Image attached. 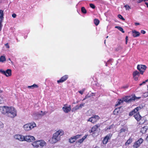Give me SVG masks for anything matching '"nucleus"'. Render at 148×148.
Segmentation results:
<instances>
[{
    "mask_svg": "<svg viewBox=\"0 0 148 148\" xmlns=\"http://www.w3.org/2000/svg\"><path fill=\"white\" fill-rule=\"evenodd\" d=\"M64 133V131L60 130L53 134L52 138L49 140L50 143H56L59 141L61 139V136Z\"/></svg>",
    "mask_w": 148,
    "mask_h": 148,
    "instance_id": "nucleus-1",
    "label": "nucleus"
},
{
    "mask_svg": "<svg viewBox=\"0 0 148 148\" xmlns=\"http://www.w3.org/2000/svg\"><path fill=\"white\" fill-rule=\"evenodd\" d=\"M32 145L34 148H42L46 145V143L44 140H41L34 141Z\"/></svg>",
    "mask_w": 148,
    "mask_h": 148,
    "instance_id": "nucleus-2",
    "label": "nucleus"
},
{
    "mask_svg": "<svg viewBox=\"0 0 148 148\" xmlns=\"http://www.w3.org/2000/svg\"><path fill=\"white\" fill-rule=\"evenodd\" d=\"M36 124L35 123L32 122L25 124L23 125V128L25 131H29L34 127H36Z\"/></svg>",
    "mask_w": 148,
    "mask_h": 148,
    "instance_id": "nucleus-3",
    "label": "nucleus"
},
{
    "mask_svg": "<svg viewBox=\"0 0 148 148\" xmlns=\"http://www.w3.org/2000/svg\"><path fill=\"white\" fill-rule=\"evenodd\" d=\"M17 112L15 109L12 107H10L7 115L11 118H14L16 116Z\"/></svg>",
    "mask_w": 148,
    "mask_h": 148,
    "instance_id": "nucleus-4",
    "label": "nucleus"
},
{
    "mask_svg": "<svg viewBox=\"0 0 148 148\" xmlns=\"http://www.w3.org/2000/svg\"><path fill=\"white\" fill-rule=\"evenodd\" d=\"M140 97H137L135 95L132 96H127L123 98V101L130 102L135 101L136 100L140 99Z\"/></svg>",
    "mask_w": 148,
    "mask_h": 148,
    "instance_id": "nucleus-5",
    "label": "nucleus"
},
{
    "mask_svg": "<svg viewBox=\"0 0 148 148\" xmlns=\"http://www.w3.org/2000/svg\"><path fill=\"white\" fill-rule=\"evenodd\" d=\"M100 126L99 124H97L93 126L90 131V134L93 136L96 135L98 128Z\"/></svg>",
    "mask_w": 148,
    "mask_h": 148,
    "instance_id": "nucleus-6",
    "label": "nucleus"
},
{
    "mask_svg": "<svg viewBox=\"0 0 148 148\" xmlns=\"http://www.w3.org/2000/svg\"><path fill=\"white\" fill-rule=\"evenodd\" d=\"M35 140L34 136L30 135L24 136V141H26L29 143L33 142Z\"/></svg>",
    "mask_w": 148,
    "mask_h": 148,
    "instance_id": "nucleus-7",
    "label": "nucleus"
},
{
    "mask_svg": "<svg viewBox=\"0 0 148 148\" xmlns=\"http://www.w3.org/2000/svg\"><path fill=\"white\" fill-rule=\"evenodd\" d=\"M100 117L98 115H94L87 120L88 122H90L92 123H95L100 119Z\"/></svg>",
    "mask_w": 148,
    "mask_h": 148,
    "instance_id": "nucleus-8",
    "label": "nucleus"
},
{
    "mask_svg": "<svg viewBox=\"0 0 148 148\" xmlns=\"http://www.w3.org/2000/svg\"><path fill=\"white\" fill-rule=\"evenodd\" d=\"M0 72L7 77L10 76L11 75V70L10 69H8L5 71L0 69Z\"/></svg>",
    "mask_w": 148,
    "mask_h": 148,
    "instance_id": "nucleus-9",
    "label": "nucleus"
},
{
    "mask_svg": "<svg viewBox=\"0 0 148 148\" xmlns=\"http://www.w3.org/2000/svg\"><path fill=\"white\" fill-rule=\"evenodd\" d=\"M14 139L20 141H24V136L21 134H16L14 135Z\"/></svg>",
    "mask_w": 148,
    "mask_h": 148,
    "instance_id": "nucleus-10",
    "label": "nucleus"
},
{
    "mask_svg": "<svg viewBox=\"0 0 148 148\" xmlns=\"http://www.w3.org/2000/svg\"><path fill=\"white\" fill-rule=\"evenodd\" d=\"M63 111L65 113H68L70 112L71 110V106L68 105L67 104L64 105L62 108Z\"/></svg>",
    "mask_w": 148,
    "mask_h": 148,
    "instance_id": "nucleus-11",
    "label": "nucleus"
},
{
    "mask_svg": "<svg viewBox=\"0 0 148 148\" xmlns=\"http://www.w3.org/2000/svg\"><path fill=\"white\" fill-rule=\"evenodd\" d=\"M147 67L144 65H138L137 66V69L139 71L140 73L143 74L146 69Z\"/></svg>",
    "mask_w": 148,
    "mask_h": 148,
    "instance_id": "nucleus-12",
    "label": "nucleus"
},
{
    "mask_svg": "<svg viewBox=\"0 0 148 148\" xmlns=\"http://www.w3.org/2000/svg\"><path fill=\"white\" fill-rule=\"evenodd\" d=\"M9 107L5 106L0 107V111L3 114H7Z\"/></svg>",
    "mask_w": 148,
    "mask_h": 148,
    "instance_id": "nucleus-13",
    "label": "nucleus"
},
{
    "mask_svg": "<svg viewBox=\"0 0 148 148\" xmlns=\"http://www.w3.org/2000/svg\"><path fill=\"white\" fill-rule=\"evenodd\" d=\"M143 140L141 138H140L138 141L135 142L133 145L134 148H137L140 144L143 142Z\"/></svg>",
    "mask_w": 148,
    "mask_h": 148,
    "instance_id": "nucleus-14",
    "label": "nucleus"
},
{
    "mask_svg": "<svg viewBox=\"0 0 148 148\" xmlns=\"http://www.w3.org/2000/svg\"><path fill=\"white\" fill-rule=\"evenodd\" d=\"M68 77L69 76L68 75H65L61 77L60 80H57V82L58 83H62L66 80Z\"/></svg>",
    "mask_w": 148,
    "mask_h": 148,
    "instance_id": "nucleus-15",
    "label": "nucleus"
},
{
    "mask_svg": "<svg viewBox=\"0 0 148 148\" xmlns=\"http://www.w3.org/2000/svg\"><path fill=\"white\" fill-rule=\"evenodd\" d=\"M135 118L137 121H139L141 118V116L140 115L139 112L136 113L134 116Z\"/></svg>",
    "mask_w": 148,
    "mask_h": 148,
    "instance_id": "nucleus-16",
    "label": "nucleus"
},
{
    "mask_svg": "<svg viewBox=\"0 0 148 148\" xmlns=\"http://www.w3.org/2000/svg\"><path fill=\"white\" fill-rule=\"evenodd\" d=\"M132 33L133 36L135 37L139 36L140 34V33L139 32H137L135 30H133L132 31Z\"/></svg>",
    "mask_w": 148,
    "mask_h": 148,
    "instance_id": "nucleus-17",
    "label": "nucleus"
},
{
    "mask_svg": "<svg viewBox=\"0 0 148 148\" xmlns=\"http://www.w3.org/2000/svg\"><path fill=\"white\" fill-rule=\"evenodd\" d=\"M147 129L148 127L147 126H145L141 128L140 132L143 134H145L146 132Z\"/></svg>",
    "mask_w": 148,
    "mask_h": 148,
    "instance_id": "nucleus-18",
    "label": "nucleus"
},
{
    "mask_svg": "<svg viewBox=\"0 0 148 148\" xmlns=\"http://www.w3.org/2000/svg\"><path fill=\"white\" fill-rule=\"evenodd\" d=\"M141 108H142L140 107H137L134 109L132 111L134 114H136V113L137 112L140 110Z\"/></svg>",
    "mask_w": 148,
    "mask_h": 148,
    "instance_id": "nucleus-19",
    "label": "nucleus"
},
{
    "mask_svg": "<svg viewBox=\"0 0 148 148\" xmlns=\"http://www.w3.org/2000/svg\"><path fill=\"white\" fill-rule=\"evenodd\" d=\"M3 11L2 10H0V20H3Z\"/></svg>",
    "mask_w": 148,
    "mask_h": 148,
    "instance_id": "nucleus-20",
    "label": "nucleus"
},
{
    "mask_svg": "<svg viewBox=\"0 0 148 148\" xmlns=\"http://www.w3.org/2000/svg\"><path fill=\"white\" fill-rule=\"evenodd\" d=\"M120 108H116L114 110L113 113L114 115H117L120 111Z\"/></svg>",
    "mask_w": 148,
    "mask_h": 148,
    "instance_id": "nucleus-21",
    "label": "nucleus"
},
{
    "mask_svg": "<svg viewBox=\"0 0 148 148\" xmlns=\"http://www.w3.org/2000/svg\"><path fill=\"white\" fill-rule=\"evenodd\" d=\"M132 141V138H130L126 142L125 145L126 146L130 144Z\"/></svg>",
    "mask_w": 148,
    "mask_h": 148,
    "instance_id": "nucleus-22",
    "label": "nucleus"
},
{
    "mask_svg": "<svg viewBox=\"0 0 148 148\" xmlns=\"http://www.w3.org/2000/svg\"><path fill=\"white\" fill-rule=\"evenodd\" d=\"M6 60L5 57L4 56H1L0 58V62H3Z\"/></svg>",
    "mask_w": 148,
    "mask_h": 148,
    "instance_id": "nucleus-23",
    "label": "nucleus"
},
{
    "mask_svg": "<svg viewBox=\"0 0 148 148\" xmlns=\"http://www.w3.org/2000/svg\"><path fill=\"white\" fill-rule=\"evenodd\" d=\"M87 135H86L84 136L82 138L79 139L78 141V142L80 143H82L83 141L86 138Z\"/></svg>",
    "mask_w": 148,
    "mask_h": 148,
    "instance_id": "nucleus-24",
    "label": "nucleus"
},
{
    "mask_svg": "<svg viewBox=\"0 0 148 148\" xmlns=\"http://www.w3.org/2000/svg\"><path fill=\"white\" fill-rule=\"evenodd\" d=\"M115 28H117L120 31H121L122 33H124V31L123 30V29L122 27L120 26H116L115 27Z\"/></svg>",
    "mask_w": 148,
    "mask_h": 148,
    "instance_id": "nucleus-25",
    "label": "nucleus"
},
{
    "mask_svg": "<svg viewBox=\"0 0 148 148\" xmlns=\"http://www.w3.org/2000/svg\"><path fill=\"white\" fill-rule=\"evenodd\" d=\"M80 109L79 105H77L73 107L72 109V112H75L77 110Z\"/></svg>",
    "mask_w": 148,
    "mask_h": 148,
    "instance_id": "nucleus-26",
    "label": "nucleus"
},
{
    "mask_svg": "<svg viewBox=\"0 0 148 148\" xmlns=\"http://www.w3.org/2000/svg\"><path fill=\"white\" fill-rule=\"evenodd\" d=\"M75 138H73V136L72 137L69 139V142L71 143H73L75 142Z\"/></svg>",
    "mask_w": 148,
    "mask_h": 148,
    "instance_id": "nucleus-27",
    "label": "nucleus"
},
{
    "mask_svg": "<svg viewBox=\"0 0 148 148\" xmlns=\"http://www.w3.org/2000/svg\"><path fill=\"white\" fill-rule=\"evenodd\" d=\"M138 76L139 77V73L137 71H136L133 73V76Z\"/></svg>",
    "mask_w": 148,
    "mask_h": 148,
    "instance_id": "nucleus-28",
    "label": "nucleus"
},
{
    "mask_svg": "<svg viewBox=\"0 0 148 148\" xmlns=\"http://www.w3.org/2000/svg\"><path fill=\"white\" fill-rule=\"evenodd\" d=\"M126 129H121L120 130V133H119V135H121V134L122 133L123 134H125V132L126 131H127Z\"/></svg>",
    "mask_w": 148,
    "mask_h": 148,
    "instance_id": "nucleus-29",
    "label": "nucleus"
},
{
    "mask_svg": "<svg viewBox=\"0 0 148 148\" xmlns=\"http://www.w3.org/2000/svg\"><path fill=\"white\" fill-rule=\"evenodd\" d=\"M112 136V134H108L105 137L108 140H110V139L111 137Z\"/></svg>",
    "mask_w": 148,
    "mask_h": 148,
    "instance_id": "nucleus-30",
    "label": "nucleus"
},
{
    "mask_svg": "<svg viewBox=\"0 0 148 148\" xmlns=\"http://www.w3.org/2000/svg\"><path fill=\"white\" fill-rule=\"evenodd\" d=\"M99 21L97 19H95L94 20V23L96 25H97L99 24Z\"/></svg>",
    "mask_w": 148,
    "mask_h": 148,
    "instance_id": "nucleus-31",
    "label": "nucleus"
},
{
    "mask_svg": "<svg viewBox=\"0 0 148 148\" xmlns=\"http://www.w3.org/2000/svg\"><path fill=\"white\" fill-rule=\"evenodd\" d=\"M81 136V135L78 134V135H76L75 136H73V137L75 138V140H76L77 139L80 138Z\"/></svg>",
    "mask_w": 148,
    "mask_h": 148,
    "instance_id": "nucleus-32",
    "label": "nucleus"
},
{
    "mask_svg": "<svg viewBox=\"0 0 148 148\" xmlns=\"http://www.w3.org/2000/svg\"><path fill=\"white\" fill-rule=\"evenodd\" d=\"M81 11L83 13L86 14V10L85 8L84 7H83L81 8Z\"/></svg>",
    "mask_w": 148,
    "mask_h": 148,
    "instance_id": "nucleus-33",
    "label": "nucleus"
},
{
    "mask_svg": "<svg viewBox=\"0 0 148 148\" xmlns=\"http://www.w3.org/2000/svg\"><path fill=\"white\" fill-rule=\"evenodd\" d=\"M108 140L105 137L104 138L103 142V144H106L107 142H108Z\"/></svg>",
    "mask_w": 148,
    "mask_h": 148,
    "instance_id": "nucleus-34",
    "label": "nucleus"
},
{
    "mask_svg": "<svg viewBox=\"0 0 148 148\" xmlns=\"http://www.w3.org/2000/svg\"><path fill=\"white\" fill-rule=\"evenodd\" d=\"M123 101V100H122L121 99L119 100V101H118V103L116 104V106L119 105L121 103H122Z\"/></svg>",
    "mask_w": 148,
    "mask_h": 148,
    "instance_id": "nucleus-35",
    "label": "nucleus"
},
{
    "mask_svg": "<svg viewBox=\"0 0 148 148\" xmlns=\"http://www.w3.org/2000/svg\"><path fill=\"white\" fill-rule=\"evenodd\" d=\"M118 18L122 19L123 21H124L125 19L120 14H119L118 16Z\"/></svg>",
    "mask_w": 148,
    "mask_h": 148,
    "instance_id": "nucleus-36",
    "label": "nucleus"
},
{
    "mask_svg": "<svg viewBox=\"0 0 148 148\" xmlns=\"http://www.w3.org/2000/svg\"><path fill=\"white\" fill-rule=\"evenodd\" d=\"M3 22V21L0 20V31L1 30L2 27L3 25L2 24V23Z\"/></svg>",
    "mask_w": 148,
    "mask_h": 148,
    "instance_id": "nucleus-37",
    "label": "nucleus"
},
{
    "mask_svg": "<svg viewBox=\"0 0 148 148\" xmlns=\"http://www.w3.org/2000/svg\"><path fill=\"white\" fill-rule=\"evenodd\" d=\"M3 101V99L2 97L0 95V104L2 103Z\"/></svg>",
    "mask_w": 148,
    "mask_h": 148,
    "instance_id": "nucleus-38",
    "label": "nucleus"
},
{
    "mask_svg": "<svg viewBox=\"0 0 148 148\" xmlns=\"http://www.w3.org/2000/svg\"><path fill=\"white\" fill-rule=\"evenodd\" d=\"M124 7L125 8L126 10H129L130 9V8L128 5H125Z\"/></svg>",
    "mask_w": 148,
    "mask_h": 148,
    "instance_id": "nucleus-39",
    "label": "nucleus"
},
{
    "mask_svg": "<svg viewBox=\"0 0 148 148\" xmlns=\"http://www.w3.org/2000/svg\"><path fill=\"white\" fill-rule=\"evenodd\" d=\"M148 87V92H145L143 94V96L145 97H146L148 96V86H147Z\"/></svg>",
    "mask_w": 148,
    "mask_h": 148,
    "instance_id": "nucleus-40",
    "label": "nucleus"
},
{
    "mask_svg": "<svg viewBox=\"0 0 148 148\" xmlns=\"http://www.w3.org/2000/svg\"><path fill=\"white\" fill-rule=\"evenodd\" d=\"M148 81V79L146 80L145 81H143V82L142 83L140 84L139 85L140 86H141L143 85V84H145L146 83V82H147Z\"/></svg>",
    "mask_w": 148,
    "mask_h": 148,
    "instance_id": "nucleus-41",
    "label": "nucleus"
},
{
    "mask_svg": "<svg viewBox=\"0 0 148 148\" xmlns=\"http://www.w3.org/2000/svg\"><path fill=\"white\" fill-rule=\"evenodd\" d=\"M90 7L91 8H92V9H95V5L93 4H92V3L90 4Z\"/></svg>",
    "mask_w": 148,
    "mask_h": 148,
    "instance_id": "nucleus-42",
    "label": "nucleus"
},
{
    "mask_svg": "<svg viewBox=\"0 0 148 148\" xmlns=\"http://www.w3.org/2000/svg\"><path fill=\"white\" fill-rule=\"evenodd\" d=\"M138 76H133L134 79L136 81L138 80Z\"/></svg>",
    "mask_w": 148,
    "mask_h": 148,
    "instance_id": "nucleus-43",
    "label": "nucleus"
},
{
    "mask_svg": "<svg viewBox=\"0 0 148 148\" xmlns=\"http://www.w3.org/2000/svg\"><path fill=\"white\" fill-rule=\"evenodd\" d=\"M85 103H83L80 104L79 106V109L82 108L83 107Z\"/></svg>",
    "mask_w": 148,
    "mask_h": 148,
    "instance_id": "nucleus-44",
    "label": "nucleus"
},
{
    "mask_svg": "<svg viewBox=\"0 0 148 148\" xmlns=\"http://www.w3.org/2000/svg\"><path fill=\"white\" fill-rule=\"evenodd\" d=\"M85 90V89H83L82 90H80V91H79V92L81 94V95H82L83 93V92H84V91Z\"/></svg>",
    "mask_w": 148,
    "mask_h": 148,
    "instance_id": "nucleus-45",
    "label": "nucleus"
},
{
    "mask_svg": "<svg viewBox=\"0 0 148 148\" xmlns=\"http://www.w3.org/2000/svg\"><path fill=\"white\" fill-rule=\"evenodd\" d=\"M122 47L121 46H119L118 47V48H117V49H116V50L117 51H118L119 50L121 49H122Z\"/></svg>",
    "mask_w": 148,
    "mask_h": 148,
    "instance_id": "nucleus-46",
    "label": "nucleus"
},
{
    "mask_svg": "<svg viewBox=\"0 0 148 148\" xmlns=\"http://www.w3.org/2000/svg\"><path fill=\"white\" fill-rule=\"evenodd\" d=\"M134 114V113L132 111H131V112H130L129 113V115H130V116H132Z\"/></svg>",
    "mask_w": 148,
    "mask_h": 148,
    "instance_id": "nucleus-47",
    "label": "nucleus"
},
{
    "mask_svg": "<svg viewBox=\"0 0 148 148\" xmlns=\"http://www.w3.org/2000/svg\"><path fill=\"white\" fill-rule=\"evenodd\" d=\"M16 14L15 13H14L12 14V16L14 18H16Z\"/></svg>",
    "mask_w": 148,
    "mask_h": 148,
    "instance_id": "nucleus-48",
    "label": "nucleus"
},
{
    "mask_svg": "<svg viewBox=\"0 0 148 148\" xmlns=\"http://www.w3.org/2000/svg\"><path fill=\"white\" fill-rule=\"evenodd\" d=\"M125 40H126V44H127V43L128 40V36H126V38H125Z\"/></svg>",
    "mask_w": 148,
    "mask_h": 148,
    "instance_id": "nucleus-49",
    "label": "nucleus"
},
{
    "mask_svg": "<svg viewBox=\"0 0 148 148\" xmlns=\"http://www.w3.org/2000/svg\"><path fill=\"white\" fill-rule=\"evenodd\" d=\"M33 85L34 86V88H38V86L36 84H34Z\"/></svg>",
    "mask_w": 148,
    "mask_h": 148,
    "instance_id": "nucleus-50",
    "label": "nucleus"
},
{
    "mask_svg": "<svg viewBox=\"0 0 148 148\" xmlns=\"http://www.w3.org/2000/svg\"><path fill=\"white\" fill-rule=\"evenodd\" d=\"M141 33L143 34H144L145 33V31L143 30H141Z\"/></svg>",
    "mask_w": 148,
    "mask_h": 148,
    "instance_id": "nucleus-51",
    "label": "nucleus"
},
{
    "mask_svg": "<svg viewBox=\"0 0 148 148\" xmlns=\"http://www.w3.org/2000/svg\"><path fill=\"white\" fill-rule=\"evenodd\" d=\"M5 45L7 48H9V46L8 43L6 44Z\"/></svg>",
    "mask_w": 148,
    "mask_h": 148,
    "instance_id": "nucleus-52",
    "label": "nucleus"
},
{
    "mask_svg": "<svg viewBox=\"0 0 148 148\" xmlns=\"http://www.w3.org/2000/svg\"><path fill=\"white\" fill-rule=\"evenodd\" d=\"M138 1H139L138 3H140L141 2H142V1H146V0H138Z\"/></svg>",
    "mask_w": 148,
    "mask_h": 148,
    "instance_id": "nucleus-53",
    "label": "nucleus"
},
{
    "mask_svg": "<svg viewBox=\"0 0 148 148\" xmlns=\"http://www.w3.org/2000/svg\"><path fill=\"white\" fill-rule=\"evenodd\" d=\"M135 24L136 25H139V23H135Z\"/></svg>",
    "mask_w": 148,
    "mask_h": 148,
    "instance_id": "nucleus-54",
    "label": "nucleus"
},
{
    "mask_svg": "<svg viewBox=\"0 0 148 148\" xmlns=\"http://www.w3.org/2000/svg\"><path fill=\"white\" fill-rule=\"evenodd\" d=\"M27 88H31L32 89L31 86H27Z\"/></svg>",
    "mask_w": 148,
    "mask_h": 148,
    "instance_id": "nucleus-55",
    "label": "nucleus"
},
{
    "mask_svg": "<svg viewBox=\"0 0 148 148\" xmlns=\"http://www.w3.org/2000/svg\"><path fill=\"white\" fill-rule=\"evenodd\" d=\"M145 4H146L147 6V7L148 8V3H145Z\"/></svg>",
    "mask_w": 148,
    "mask_h": 148,
    "instance_id": "nucleus-56",
    "label": "nucleus"
},
{
    "mask_svg": "<svg viewBox=\"0 0 148 148\" xmlns=\"http://www.w3.org/2000/svg\"><path fill=\"white\" fill-rule=\"evenodd\" d=\"M146 140L148 142V135L147 136L146 138Z\"/></svg>",
    "mask_w": 148,
    "mask_h": 148,
    "instance_id": "nucleus-57",
    "label": "nucleus"
},
{
    "mask_svg": "<svg viewBox=\"0 0 148 148\" xmlns=\"http://www.w3.org/2000/svg\"><path fill=\"white\" fill-rule=\"evenodd\" d=\"M31 87H32V89H33L34 88L33 85H32L31 86Z\"/></svg>",
    "mask_w": 148,
    "mask_h": 148,
    "instance_id": "nucleus-58",
    "label": "nucleus"
},
{
    "mask_svg": "<svg viewBox=\"0 0 148 148\" xmlns=\"http://www.w3.org/2000/svg\"><path fill=\"white\" fill-rule=\"evenodd\" d=\"M38 115H43V114H41V113H40L38 114Z\"/></svg>",
    "mask_w": 148,
    "mask_h": 148,
    "instance_id": "nucleus-59",
    "label": "nucleus"
},
{
    "mask_svg": "<svg viewBox=\"0 0 148 148\" xmlns=\"http://www.w3.org/2000/svg\"><path fill=\"white\" fill-rule=\"evenodd\" d=\"M11 62V63L12 64H13V62H12V61H10Z\"/></svg>",
    "mask_w": 148,
    "mask_h": 148,
    "instance_id": "nucleus-60",
    "label": "nucleus"
},
{
    "mask_svg": "<svg viewBox=\"0 0 148 148\" xmlns=\"http://www.w3.org/2000/svg\"><path fill=\"white\" fill-rule=\"evenodd\" d=\"M94 148H99L98 147H95Z\"/></svg>",
    "mask_w": 148,
    "mask_h": 148,
    "instance_id": "nucleus-61",
    "label": "nucleus"
},
{
    "mask_svg": "<svg viewBox=\"0 0 148 148\" xmlns=\"http://www.w3.org/2000/svg\"><path fill=\"white\" fill-rule=\"evenodd\" d=\"M8 60H10V61H11L10 58H9Z\"/></svg>",
    "mask_w": 148,
    "mask_h": 148,
    "instance_id": "nucleus-62",
    "label": "nucleus"
},
{
    "mask_svg": "<svg viewBox=\"0 0 148 148\" xmlns=\"http://www.w3.org/2000/svg\"><path fill=\"white\" fill-rule=\"evenodd\" d=\"M86 98H86V97H85V98H84V99H83V100H85V99Z\"/></svg>",
    "mask_w": 148,
    "mask_h": 148,
    "instance_id": "nucleus-63",
    "label": "nucleus"
},
{
    "mask_svg": "<svg viewBox=\"0 0 148 148\" xmlns=\"http://www.w3.org/2000/svg\"><path fill=\"white\" fill-rule=\"evenodd\" d=\"M108 36H107L106 37V38H108Z\"/></svg>",
    "mask_w": 148,
    "mask_h": 148,
    "instance_id": "nucleus-64",
    "label": "nucleus"
}]
</instances>
